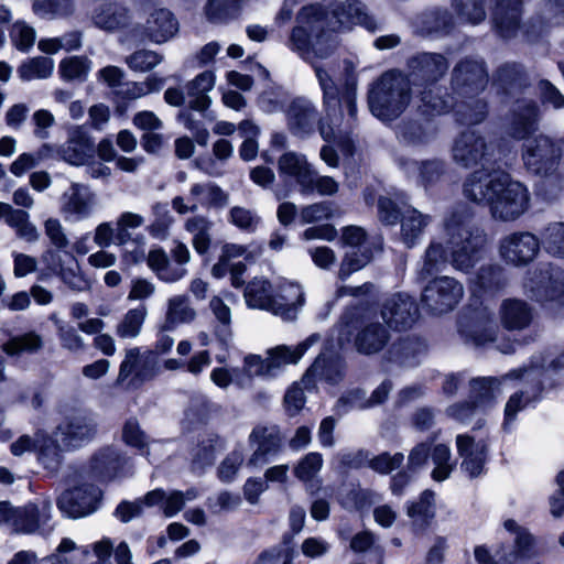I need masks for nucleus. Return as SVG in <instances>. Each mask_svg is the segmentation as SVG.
<instances>
[{
  "mask_svg": "<svg viewBox=\"0 0 564 564\" xmlns=\"http://www.w3.org/2000/svg\"><path fill=\"white\" fill-rule=\"evenodd\" d=\"M243 296L248 307L273 314L275 308L274 288L268 280L256 278L250 281L245 289Z\"/></svg>",
  "mask_w": 564,
  "mask_h": 564,
  "instance_id": "nucleus-48",
  "label": "nucleus"
},
{
  "mask_svg": "<svg viewBox=\"0 0 564 564\" xmlns=\"http://www.w3.org/2000/svg\"><path fill=\"white\" fill-rule=\"evenodd\" d=\"M97 557L91 564H132L131 552L126 542H121L113 550L110 540H102L94 544Z\"/></svg>",
  "mask_w": 564,
  "mask_h": 564,
  "instance_id": "nucleus-54",
  "label": "nucleus"
},
{
  "mask_svg": "<svg viewBox=\"0 0 564 564\" xmlns=\"http://www.w3.org/2000/svg\"><path fill=\"white\" fill-rule=\"evenodd\" d=\"M12 228L18 238L28 242H35L40 235L35 225L30 220V214L21 208H13L7 223Z\"/></svg>",
  "mask_w": 564,
  "mask_h": 564,
  "instance_id": "nucleus-59",
  "label": "nucleus"
},
{
  "mask_svg": "<svg viewBox=\"0 0 564 564\" xmlns=\"http://www.w3.org/2000/svg\"><path fill=\"white\" fill-rule=\"evenodd\" d=\"M421 350V343L414 338H400L388 350V359L400 365H412V359Z\"/></svg>",
  "mask_w": 564,
  "mask_h": 564,
  "instance_id": "nucleus-63",
  "label": "nucleus"
},
{
  "mask_svg": "<svg viewBox=\"0 0 564 564\" xmlns=\"http://www.w3.org/2000/svg\"><path fill=\"white\" fill-rule=\"evenodd\" d=\"M452 154L454 161L463 167H471L478 163L482 164L481 169L494 167H489L494 161L490 145L475 130L468 129L458 134L454 141Z\"/></svg>",
  "mask_w": 564,
  "mask_h": 564,
  "instance_id": "nucleus-19",
  "label": "nucleus"
},
{
  "mask_svg": "<svg viewBox=\"0 0 564 564\" xmlns=\"http://www.w3.org/2000/svg\"><path fill=\"white\" fill-rule=\"evenodd\" d=\"M209 308L214 316V319L212 321L213 334L219 346L224 350H227L232 337L231 311L218 296H214L210 300Z\"/></svg>",
  "mask_w": 564,
  "mask_h": 564,
  "instance_id": "nucleus-46",
  "label": "nucleus"
},
{
  "mask_svg": "<svg viewBox=\"0 0 564 564\" xmlns=\"http://www.w3.org/2000/svg\"><path fill=\"white\" fill-rule=\"evenodd\" d=\"M53 506L47 498H37L24 506L17 507L12 532L17 534H50Z\"/></svg>",
  "mask_w": 564,
  "mask_h": 564,
  "instance_id": "nucleus-15",
  "label": "nucleus"
},
{
  "mask_svg": "<svg viewBox=\"0 0 564 564\" xmlns=\"http://www.w3.org/2000/svg\"><path fill=\"white\" fill-rule=\"evenodd\" d=\"M446 243L432 240L423 257L419 272L424 280L442 272L447 265L464 274H470L485 258L489 245L486 230L473 221L466 206H457L443 220Z\"/></svg>",
  "mask_w": 564,
  "mask_h": 564,
  "instance_id": "nucleus-2",
  "label": "nucleus"
},
{
  "mask_svg": "<svg viewBox=\"0 0 564 564\" xmlns=\"http://www.w3.org/2000/svg\"><path fill=\"white\" fill-rule=\"evenodd\" d=\"M466 199L489 209L492 219L502 223L518 220L530 208L528 187L501 169H478L463 183Z\"/></svg>",
  "mask_w": 564,
  "mask_h": 564,
  "instance_id": "nucleus-3",
  "label": "nucleus"
},
{
  "mask_svg": "<svg viewBox=\"0 0 564 564\" xmlns=\"http://www.w3.org/2000/svg\"><path fill=\"white\" fill-rule=\"evenodd\" d=\"M474 283L485 292H497L507 285L506 270L497 263L481 265Z\"/></svg>",
  "mask_w": 564,
  "mask_h": 564,
  "instance_id": "nucleus-56",
  "label": "nucleus"
},
{
  "mask_svg": "<svg viewBox=\"0 0 564 564\" xmlns=\"http://www.w3.org/2000/svg\"><path fill=\"white\" fill-rule=\"evenodd\" d=\"M409 196L402 191H394L378 199V217L383 225L394 226L401 221L405 209L410 207Z\"/></svg>",
  "mask_w": 564,
  "mask_h": 564,
  "instance_id": "nucleus-47",
  "label": "nucleus"
},
{
  "mask_svg": "<svg viewBox=\"0 0 564 564\" xmlns=\"http://www.w3.org/2000/svg\"><path fill=\"white\" fill-rule=\"evenodd\" d=\"M359 24L368 31L378 29L376 20L368 14L366 6L359 0H322L304 6L295 17L285 45L315 70L323 91L325 118L318 121L321 137L333 141L348 133L356 121V85L346 83L338 88L328 73L315 62L328 58L337 46L335 32Z\"/></svg>",
  "mask_w": 564,
  "mask_h": 564,
  "instance_id": "nucleus-1",
  "label": "nucleus"
},
{
  "mask_svg": "<svg viewBox=\"0 0 564 564\" xmlns=\"http://www.w3.org/2000/svg\"><path fill=\"white\" fill-rule=\"evenodd\" d=\"M489 82L487 64L480 56L460 58L451 73V88L459 97L478 96Z\"/></svg>",
  "mask_w": 564,
  "mask_h": 564,
  "instance_id": "nucleus-13",
  "label": "nucleus"
},
{
  "mask_svg": "<svg viewBox=\"0 0 564 564\" xmlns=\"http://www.w3.org/2000/svg\"><path fill=\"white\" fill-rule=\"evenodd\" d=\"M522 156L528 171L547 176L553 174L558 165L561 149L551 138L540 134L525 145Z\"/></svg>",
  "mask_w": 564,
  "mask_h": 564,
  "instance_id": "nucleus-20",
  "label": "nucleus"
},
{
  "mask_svg": "<svg viewBox=\"0 0 564 564\" xmlns=\"http://www.w3.org/2000/svg\"><path fill=\"white\" fill-rule=\"evenodd\" d=\"M95 433L94 421L85 415H77L62 422L54 435L56 443L64 449H74L90 441Z\"/></svg>",
  "mask_w": 564,
  "mask_h": 564,
  "instance_id": "nucleus-28",
  "label": "nucleus"
},
{
  "mask_svg": "<svg viewBox=\"0 0 564 564\" xmlns=\"http://www.w3.org/2000/svg\"><path fill=\"white\" fill-rule=\"evenodd\" d=\"M101 490L95 485H83L65 490L57 499L58 510L66 517L78 519L94 513L100 502Z\"/></svg>",
  "mask_w": 564,
  "mask_h": 564,
  "instance_id": "nucleus-24",
  "label": "nucleus"
},
{
  "mask_svg": "<svg viewBox=\"0 0 564 564\" xmlns=\"http://www.w3.org/2000/svg\"><path fill=\"white\" fill-rule=\"evenodd\" d=\"M91 19L98 29L115 31L129 24L130 14L127 8L117 2H109L96 7L93 11Z\"/></svg>",
  "mask_w": 564,
  "mask_h": 564,
  "instance_id": "nucleus-44",
  "label": "nucleus"
},
{
  "mask_svg": "<svg viewBox=\"0 0 564 564\" xmlns=\"http://www.w3.org/2000/svg\"><path fill=\"white\" fill-rule=\"evenodd\" d=\"M248 442L254 451L247 460V466L258 468L275 458L283 446V438L278 425H256L248 436Z\"/></svg>",
  "mask_w": 564,
  "mask_h": 564,
  "instance_id": "nucleus-21",
  "label": "nucleus"
},
{
  "mask_svg": "<svg viewBox=\"0 0 564 564\" xmlns=\"http://www.w3.org/2000/svg\"><path fill=\"white\" fill-rule=\"evenodd\" d=\"M341 333H355L354 346L366 356L383 350L391 339L390 329L376 315L359 307L347 310L341 316Z\"/></svg>",
  "mask_w": 564,
  "mask_h": 564,
  "instance_id": "nucleus-6",
  "label": "nucleus"
},
{
  "mask_svg": "<svg viewBox=\"0 0 564 564\" xmlns=\"http://www.w3.org/2000/svg\"><path fill=\"white\" fill-rule=\"evenodd\" d=\"M459 334L475 346H484L496 340L498 326L494 313L488 307L468 310L458 321Z\"/></svg>",
  "mask_w": 564,
  "mask_h": 564,
  "instance_id": "nucleus-23",
  "label": "nucleus"
},
{
  "mask_svg": "<svg viewBox=\"0 0 564 564\" xmlns=\"http://www.w3.org/2000/svg\"><path fill=\"white\" fill-rule=\"evenodd\" d=\"M178 31V22L174 14L166 9L155 10L147 20L144 35L156 44L172 39Z\"/></svg>",
  "mask_w": 564,
  "mask_h": 564,
  "instance_id": "nucleus-41",
  "label": "nucleus"
},
{
  "mask_svg": "<svg viewBox=\"0 0 564 564\" xmlns=\"http://www.w3.org/2000/svg\"><path fill=\"white\" fill-rule=\"evenodd\" d=\"M462 98L463 100L455 102L452 109L456 122L462 126H476L481 123L488 116V102L478 96Z\"/></svg>",
  "mask_w": 564,
  "mask_h": 564,
  "instance_id": "nucleus-45",
  "label": "nucleus"
},
{
  "mask_svg": "<svg viewBox=\"0 0 564 564\" xmlns=\"http://www.w3.org/2000/svg\"><path fill=\"white\" fill-rule=\"evenodd\" d=\"M246 0H208L204 12L208 22L227 24L239 18Z\"/></svg>",
  "mask_w": 564,
  "mask_h": 564,
  "instance_id": "nucleus-51",
  "label": "nucleus"
},
{
  "mask_svg": "<svg viewBox=\"0 0 564 564\" xmlns=\"http://www.w3.org/2000/svg\"><path fill=\"white\" fill-rule=\"evenodd\" d=\"M279 174L290 177L300 186V191H307L312 185L313 167L306 156L293 151L285 152L278 162Z\"/></svg>",
  "mask_w": 564,
  "mask_h": 564,
  "instance_id": "nucleus-37",
  "label": "nucleus"
},
{
  "mask_svg": "<svg viewBox=\"0 0 564 564\" xmlns=\"http://www.w3.org/2000/svg\"><path fill=\"white\" fill-rule=\"evenodd\" d=\"M380 316L389 329L406 330L419 318V307L412 296L395 293L383 302Z\"/></svg>",
  "mask_w": 564,
  "mask_h": 564,
  "instance_id": "nucleus-25",
  "label": "nucleus"
},
{
  "mask_svg": "<svg viewBox=\"0 0 564 564\" xmlns=\"http://www.w3.org/2000/svg\"><path fill=\"white\" fill-rule=\"evenodd\" d=\"M58 154L72 165H85L95 159L96 144L83 128H76L69 132L68 139L61 145Z\"/></svg>",
  "mask_w": 564,
  "mask_h": 564,
  "instance_id": "nucleus-29",
  "label": "nucleus"
},
{
  "mask_svg": "<svg viewBox=\"0 0 564 564\" xmlns=\"http://www.w3.org/2000/svg\"><path fill=\"white\" fill-rule=\"evenodd\" d=\"M540 246L554 257L564 258V223H551L540 232Z\"/></svg>",
  "mask_w": 564,
  "mask_h": 564,
  "instance_id": "nucleus-60",
  "label": "nucleus"
},
{
  "mask_svg": "<svg viewBox=\"0 0 564 564\" xmlns=\"http://www.w3.org/2000/svg\"><path fill=\"white\" fill-rule=\"evenodd\" d=\"M540 239L529 231H514L500 238L498 253L508 265L522 268L539 254Z\"/></svg>",
  "mask_w": 564,
  "mask_h": 564,
  "instance_id": "nucleus-16",
  "label": "nucleus"
},
{
  "mask_svg": "<svg viewBox=\"0 0 564 564\" xmlns=\"http://www.w3.org/2000/svg\"><path fill=\"white\" fill-rule=\"evenodd\" d=\"M126 459L120 452L112 447L98 451L90 459L91 475L99 481H110L120 476Z\"/></svg>",
  "mask_w": 564,
  "mask_h": 564,
  "instance_id": "nucleus-39",
  "label": "nucleus"
},
{
  "mask_svg": "<svg viewBox=\"0 0 564 564\" xmlns=\"http://www.w3.org/2000/svg\"><path fill=\"white\" fill-rule=\"evenodd\" d=\"M319 339L312 334L295 347L279 345L267 351V358L249 355L245 358L243 369L249 377L273 378L286 366L297 364L308 348Z\"/></svg>",
  "mask_w": 564,
  "mask_h": 564,
  "instance_id": "nucleus-8",
  "label": "nucleus"
},
{
  "mask_svg": "<svg viewBox=\"0 0 564 564\" xmlns=\"http://www.w3.org/2000/svg\"><path fill=\"white\" fill-rule=\"evenodd\" d=\"M214 85V73L205 70L186 85V93L180 88H167L164 93V100L174 107L187 104L189 109L203 112L210 105L208 91L213 89Z\"/></svg>",
  "mask_w": 564,
  "mask_h": 564,
  "instance_id": "nucleus-17",
  "label": "nucleus"
},
{
  "mask_svg": "<svg viewBox=\"0 0 564 564\" xmlns=\"http://www.w3.org/2000/svg\"><path fill=\"white\" fill-rule=\"evenodd\" d=\"M561 25H564V0H545L543 7L528 20L524 34L529 41L536 42Z\"/></svg>",
  "mask_w": 564,
  "mask_h": 564,
  "instance_id": "nucleus-27",
  "label": "nucleus"
},
{
  "mask_svg": "<svg viewBox=\"0 0 564 564\" xmlns=\"http://www.w3.org/2000/svg\"><path fill=\"white\" fill-rule=\"evenodd\" d=\"M432 218L427 214H422L416 208L410 206L401 218V239L408 248L414 247L424 229L429 226Z\"/></svg>",
  "mask_w": 564,
  "mask_h": 564,
  "instance_id": "nucleus-49",
  "label": "nucleus"
},
{
  "mask_svg": "<svg viewBox=\"0 0 564 564\" xmlns=\"http://www.w3.org/2000/svg\"><path fill=\"white\" fill-rule=\"evenodd\" d=\"M195 204L204 208H223L228 204L229 196L215 183H195L189 189Z\"/></svg>",
  "mask_w": 564,
  "mask_h": 564,
  "instance_id": "nucleus-52",
  "label": "nucleus"
},
{
  "mask_svg": "<svg viewBox=\"0 0 564 564\" xmlns=\"http://www.w3.org/2000/svg\"><path fill=\"white\" fill-rule=\"evenodd\" d=\"M523 13V0H491L492 30L503 40L513 39L521 32L523 37L530 42L524 34L528 21L522 23Z\"/></svg>",
  "mask_w": 564,
  "mask_h": 564,
  "instance_id": "nucleus-18",
  "label": "nucleus"
},
{
  "mask_svg": "<svg viewBox=\"0 0 564 564\" xmlns=\"http://www.w3.org/2000/svg\"><path fill=\"white\" fill-rule=\"evenodd\" d=\"M541 110L533 99L518 98L505 120L508 135L516 140H524L539 129Z\"/></svg>",
  "mask_w": 564,
  "mask_h": 564,
  "instance_id": "nucleus-22",
  "label": "nucleus"
},
{
  "mask_svg": "<svg viewBox=\"0 0 564 564\" xmlns=\"http://www.w3.org/2000/svg\"><path fill=\"white\" fill-rule=\"evenodd\" d=\"M449 68L448 58L437 52H419L406 59L405 75L414 88L440 83Z\"/></svg>",
  "mask_w": 564,
  "mask_h": 564,
  "instance_id": "nucleus-14",
  "label": "nucleus"
},
{
  "mask_svg": "<svg viewBox=\"0 0 564 564\" xmlns=\"http://www.w3.org/2000/svg\"><path fill=\"white\" fill-rule=\"evenodd\" d=\"M213 221L202 215L188 218L185 223V229L193 236L192 243L195 251L205 254L212 243Z\"/></svg>",
  "mask_w": 564,
  "mask_h": 564,
  "instance_id": "nucleus-53",
  "label": "nucleus"
},
{
  "mask_svg": "<svg viewBox=\"0 0 564 564\" xmlns=\"http://www.w3.org/2000/svg\"><path fill=\"white\" fill-rule=\"evenodd\" d=\"M562 369H564V352L553 360H549L546 356L540 355L532 357L529 367L511 370L505 376V378L510 379L525 378L533 382L530 389L517 392L509 398L505 408L503 425L506 429L514 421L518 412L539 401L540 393L543 390L541 378L545 372Z\"/></svg>",
  "mask_w": 564,
  "mask_h": 564,
  "instance_id": "nucleus-5",
  "label": "nucleus"
},
{
  "mask_svg": "<svg viewBox=\"0 0 564 564\" xmlns=\"http://www.w3.org/2000/svg\"><path fill=\"white\" fill-rule=\"evenodd\" d=\"M398 164L408 178L414 180L426 189L438 182L445 172V164L440 160L416 162L401 158L398 159Z\"/></svg>",
  "mask_w": 564,
  "mask_h": 564,
  "instance_id": "nucleus-36",
  "label": "nucleus"
},
{
  "mask_svg": "<svg viewBox=\"0 0 564 564\" xmlns=\"http://www.w3.org/2000/svg\"><path fill=\"white\" fill-rule=\"evenodd\" d=\"M451 6L462 23L478 25L486 20V0H451Z\"/></svg>",
  "mask_w": 564,
  "mask_h": 564,
  "instance_id": "nucleus-55",
  "label": "nucleus"
},
{
  "mask_svg": "<svg viewBox=\"0 0 564 564\" xmlns=\"http://www.w3.org/2000/svg\"><path fill=\"white\" fill-rule=\"evenodd\" d=\"M54 61L47 56L28 58L18 68L20 78L24 82L44 79L52 75Z\"/></svg>",
  "mask_w": 564,
  "mask_h": 564,
  "instance_id": "nucleus-58",
  "label": "nucleus"
},
{
  "mask_svg": "<svg viewBox=\"0 0 564 564\" xmlns=\"http://www.w3.org/2000/svg\"><path fill=\"white\" fill-rule=\"evenodd\" d=\"M505 529L514 535L511 546L501 545L492 556L485 545L476 546L474 554L478 564H516L533 555V536L512 520H506Z\"/></svg>",
  "mask_w": 564,
  "mask_h": 564,
  "instance_id": "nucleus-10",
  "label": "nucleus"
},
{
  "mask_svg": "<svg viewBox=\"0 0 564 564\" xmlns=\"http://www.w3.org/2000/svg\"><path fill=\"white\" fill-rule=\"evenodd\" d=\"M412 84L399 69L383 73L368 94L371 113L381 121L397 119L410 105Z\"/></svg>",
  "mask_w": 564,
  "mask_h": 564,
  "instance_id": "nucleus-4",
  "label": "nucleus"
},
{
  "mask_svg": "<svg viewBox=\"0 0 564 564\" xmlns=\"http://www.w3.org/2000/svg\"><path fill=\"white\" fill-rule=\"evenodd\" d=\"M499 314L502 326L509 330H521L528 327L533 318L529 304L518 299L503 300Z\"/></svg>",
  "mask_w": 564,
  "mask_h": 564,
  "instance_id": "nucleus-42",
  "label": "nucleus"
},
{
  "mask_svg": "<svg viewBox=\"0 0 564 564\" xmlns=\"http://www.w3.org/2000/svg\"><path fill=\"white\" fill-rule=\"evenodd\" d=\"M91 69V61L86 56H69L58 65V74L65 82H85Z\"/></svg>",
  "mask_w": 564,
  "mask_h": 564,
  "instance_id": "nucleus-57",
  "label": "nucleus"
},
{
  "mask_svg": "<svg viewBox=\"0 0 564 564\" xmlns=\"http://www.w3.org/2000/svg\"><path fill=\"white\" fill-rule=\"evenodd\" d=\"M413 25L422 35L443 37L454 30L455 19L448 9L433 7L417 14Z\"/></svg>",
  "mask_w": 564,
  "mask_h": 564,
  "instance_id": "nucleus-31",
  "label": "nucleus"
},
{
  "mask_svg": "<svg viewBox=\"0 0 564 564\" xmlns=\"http://www.w3.org/2000/svg\"><path fill=\"white\" fill-rule=\"evenodd\" d=\"M456 447L458 455L463 458L462 469L470 478L481 475L487 462V444L482 440L475 442L474 437L468 434H458Z\"/></svg>",
  "mask_w": 564,
  "mask_h": 564,
  "instance_id": "nucleus-32",
  "label": "nucleus"
},
{
  "mask_svg": "<svg viewBox=\"0 0 564 564\" xmlns=\"http://www.w3.org/2000/svg\"><path fill=\"white\" fill-rule=\"evenodd\" d=\"M318 112L306 98H295L286 109V120L290 131L297 137L308 135L314 131Z\"/></svg>",
  "mask_w": 564,
  "mask_h": 564,
  "instance_id": "nucleus-35",
  "label": "nucleus"
},
{
  "mask_svg": "<svg viewBox=\"0 0 564 564\" xmlns=\"http://www.w3.org/2000/svg\"><path fill=\"white\" fill-rule=\"evenodd\" d=\"M524 283L525 293L552 307L564 304V271L552 263H540Z\"/></svg>",
  "mask_w": 564,
  "mask_h": 564,
  "instance_id": "nucleus-11",
  "label": "nucleus"
},
{
  "mask_svg": "<svg viewBox=\"0 0 564 564\" xmlns=\"http://www.w3.org/2000/svg\"><path fill=\"white\" fill-rule=\"evenodd\" d=\"M148 265L160 280L169 283L176 282L187 274V270L175 261L172 262L163 249H154L149 252Z\"/></svg>",
  "mask_w": 564,
  "mask_h": 564,
  "instance_id": "nucleus-50",
  "label": "nucleus"
},
{
  "mask_svg": "<svg viewBox=\"0 0 564 564\" xmlns=\"http://www.w3.org/2000/svg\"><path fill=\"white\" fill-rule=\"evenodd\" d=\"M464 296V286L455 278L440 275L430 280L421 293V304L426 312L442 315L453 311Z\"/></svg>",
  "mask_w": 564,
  "mask_h": 564,
  "instance_id": "nucleus-12",
  "label": "nucleus"
},
{
  "mask_svg": "<svg viewBox=\"0 0 564 564\" xmlns=\"http://www.w3.org/2000/svg\"><path fill=\"white\" fill-rule=\"evenodd\" d=\"M162 369L161 359L156 352L141 350L139 347L129 348L119 366L116 380L117 387L138 389L148 381L153 380Z\"/></svg>",
  "mask_w": 564,
  "mask_h": 564,
  "instance_id": "nucleus-9",
  "label": "nucleus"
},
{
  "mask_svg": "<svg viewBox=\"0 0 564 564\" xmlns=\"http://www.w3.org/2000/svg\"><path fill=\"white\" fill-rule=\"evenodd\" d=\"M96 203V194L88 185L72 183L62 195L61 213L66 220L80 221L90 217Z\"/></svg>",
  "mask_w": 564,
  "mask_h": 564,
  "instance_id": "nucleus-26",
  "label": "nucleus"
},
{
  "mask_svg": "<svg viewBox=\"0 0 564 564\" xmlns=\"http://www.w3.org/2000/svg\"><path fill=\"white\" fill-rule=\"evenodd\" d=\"M437 133L435 122L427 118L406 117L395 127L397 139L408 145H425Z\"/></svg>",
  "mask_w": 564,
  "mask_h": 564,
  "instance_id": "nucleus-33",
  "label": "nucleus"
},
{
  "mask_svg": "<svg viewBox=\"0 0 564 564\" xmlns=\"http://www.w3.org/2000/svg\"><path fill=\"white\" fill-rule=\"evenodd\" d=\"M433 464L432 478L435 481L447 479L454 469L455 464L451 460V448L445 444L435 445L430 452Z\"/></svg>",
  "mask_w": 564,
  "mask_h": 564,
  "instance_id": "nucleus-64",
  "label": "nucleus"
},
{
  "mask_svg": "<svg viewBox=\"0 0 564 564\" xmlns=\"http://www.w3.org/2000/svg\"><path fill=\"white\" fill-rule=\"evenodd\" d=\"M408 514L415 524L427 525L435 516L434 492L424 490L419 500L408 507Z\"/></svg>",
  "mask_w": 564,
  "mask_h": 564,
  "instance_id": "nucleus-61",
  "label": "nucleus"
},
{
  "mask_svg": "<svg viewBox=\"0 0 564 564\" xmlns=\"http://www.w3.org/2000/svg\"><path fill=\"white\" fill-rule=\"evenodd\" d=\"M274 311L273 315L280 316L284 321H294L299 311L305 303V295L302 286L294 282L280 283L274 289Z\"/></svg>",
  "mask_w": 564,
  "mask_h": 564,
  "instance_id": "nucleus-34",
  "label": "nucleus"
},
{
  "mask_svg": "<svg viewBox=\"0 0 564 564\" xmlns=\"http://www.w3.org/2000/svg\"><path fill=\"white\" fill-rule=\"evenodd\" d=\"M344 370L345 362L339 356L321 354L307 369L304 380L312 378L336 384L343 379Z\"/></svg>",
  "mask_w": 564,
  "mask_h": 564,
  "instance_id": "nucleus-43",
  "label": "nucleus"
},
{
  "mask_svg": "<svg viewBox=\"0 0 564 564\" xmlns=\"http://www.w3.org/2000/svg\"><path fill=\"white\" fill-rule=\"evenodd\" d=\"M496 377H478L469 382V400L456 402L446 409V415L462 424H468L477 417L473 430H479L486 424L484 414L494 403L500 392L499 386L503 380Z\"/></svg>",
  "mask_w": 564,
  "mask_h": 564,
  "instance_id": "nucleus-7",
  "label": "nucleus"
},
{
  "mask_svg": "<svg viewBox=\"0 0 564 564\" xmlns=\"http://www.w3.org/2000/svg\"><path fill=\"white\" fill-rule=\"evenodd\" d=\"M147 308L144 305L129 310L117 325V336L123 339L135 338L141 332Z\"/></svg>",
  "mask_w": 564,
  "mask_h": 564,
  "instance_id": "nucleus-62",
  "label": "nucleus"
},
{
  "mask_svg": "<svg viewBox=\"0 0 564 564\" xmlns=\"http://www.w3.org/2000/svg\"><path fill=\"white\" fill-rule=\"evenodd\" d=\"M69 258V265H64L58 254L52 249L47 250L43 254V261L47 268L53 272L57 273L62 281L69 286V289L82 292L88 289V281L80 273L79 265L73 254L67 256Z\"/></svg>",
  "mask_w": 564,
  "mask_h": 564,
  "instance_id": "nucleus-40",
  "label": "nucleus"
},
{
  "mask_svg": "<svg viewBox=\"0 0 564 564\" xmlns=\"http://www.w3.org/2000/svg\"><path fill=\"white\" fill-rule=\"evenodd\" d=\"M417 89V111L427 117L441 116L449 112L454 107V97L448 88L436 84L420 86Z\"/></svg>",
  "mask_w": 564,
  "mask_h": 564,
  "instance_id": "nucleus-30",
  "label": "nucleus"
},
{
  "mask_svg": "<svg viewBox=\"0 0 564 564\" xmlns=\"http://www.w3.org/2000/svg\"><path fill=\"white\" fill-rule=\"evenodd\" d=\"M492 84L505 95L514 96L530 86L528 74L519 63H505L492 76Z\"/></svg>",
  "mask_w": 564,
  "mask_h": 564,
  "instance_id": "nucleus-38",
  "label": "nucleus"
}]
</instances>
